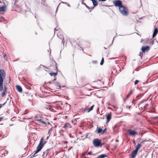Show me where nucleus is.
Returning <instances> with one entry per match:
<instances>
[{
  "label": "nucleus",
  "mask_w": 158,
  "mask_h": 158,
  "mask_svg": "<svg viewBox=\"0 0 158 158\" xmlns=\"http://www.w3.org/2000/svg\"><path fill=\"white\" fill-rule=\"evenodd\" d=\"M6 74L3 70L1 69L0 70V91H2L3 90L4 92H6L7 88L6 86H4L3 90V77H5Z\"/></svg>",
  "instance_id": "obj_1"
},
{
  "label": "nucleus",
  "mask_w": 158,
  "mask_h": 158,
  "mask_svg": "<svg viewBox=\"0 0 158 158\" xmlns=\"http://www.w3.org/2000/svg\"><path fill=\"white\" fill-rule=\"evenodd\" d=\"M120 13L123 15L125 16H127L128 15V10L127 8L123 6L119 8Z\"/></svg>",
  "instance_id": "obj_2"
},
{
  "label": "nucleus",
  "mask_w": 158,
  "mask_h": 158,
  "mask_svg": "<svg viewBox=\"0 0 158 158\" xmlns=\"http://www.w3.org/2000/svg\"><path fill=\"white\" fill-rule=\"evenodd\" d=\"M93 143L96 147H98L100 146H101L102 145L101 143L100 140L98 139H94L93 141Z\"/></svg>",
  "instance_id": "obj_3"
},
{
  "label": "nucleus",
  "mask_w": 158,
  "mask_h": 158,
  "mask_svg": "<svg viewBox=\"0 0 158 158\" xmlns=\"http://www.w3.org/2000/svg\"><path fill=\"white\" fill-rule=\"evenodd\" d=\"M43 138H42L41 139L40 141V143L37 148L36 149H37L39 151H40L41 150L42 148L44 146V145L45 144V143H43Z\"/></svg>",
  "instance_id": "obj_4"
},
{
  "label": "nucleus",
  "mask_w": 158,
  "mask_h": 158,
  "mask_svg": "<svg viewBox=\"0 0 158 158\" xmlns=\"http://www.w3.org/2000/svg\"><path fill=\"white\" fill-rule=\"evenodd\" d=\"M113 3L114 4V5L116 7L118 6L119 8L120 7H121L123 6L122 4V2L119 0H118L115 1H114Z\"/></svg>",
  "instance_id": "obj_5"
},
{
  "label": "nucleus",
  "mask_w": 158,
  "mask_h": 158,
  "mask_svg": "<svg viewBox=\"0 0 158 158\" xmlns=\"http://www.w3.org/2000/svg\"><path fill=\"white\" fill-rule=\"evenodd\" d=\"M149 47L148 46H147L146 47H142L141 48V50L143 52L145 53L148 51L149 50Z\"/></svg>",
  "instance_id": "obj_6"
},
{
  "label": "nucleus",
  "mask_w": 158,
  "mask_h": 158,
  "mask_svg": "<svg viewBox=\"0 0 158 158\" xmlns=\"http://www.w3.org/2000/svg\"><path fill=\"white\" fill-rule=\"evenodd\" d=\"M128 132L129 134L131 136H134L137 134L135 131L131 130H129Z\"/></svg>",
  "instance_id": "obj_7"
},
{
  "label": "nucleus",
  "mask_w": 158,
  "mask_h": 158,
  "mask_svg": "<svg viewBox=\"0 0 158 158\" xmlns=\"http://www.w3.org/2000/svg\"><path fill=\"white\" fill-rule=\"evenodd\" d=\"M106 118L107 119V122H108L110 121L111 118V113L110 112L106 114Z\"/></svg>",
  "instance_id": "obj_8"
},
{
  "label": "nucleus",
  "mask_w": 158,
  "mask_h": 158,
  "mask_svg": "<svg viewBox=\"0 0 158 158\" xmlns=\"http://www.w3.org/2000/svg\"><path fill=\"white\" fill-rule=\"evenodd\" d=\"M63 127L65 128V129H67L71 128V126L69 123H67L64 124Z\"/></svg>",
  "instance_id": "obj_9"
},
{
  "label": "nucleus",
  "mask_w": 158,
  "mask_h": 158,
  "mask_svg": "<svg viewBox=\"0 0 158 158\" xmlns=\"http://www.w3.org/2000/svg\"><path fill=\"white\" fill-rule=\"evenodd\" d=\"M158 32V29L157 28L154 29L153 33L152 35V38H154Z\"/></svg>",
  "instance_id": "obj_10"
},
{
  "label": "nucleus",
  "mask_w": 158,
  "mask_h": 158,
  "mask_svg": "<svg viewBox=\"0 0 158 158\" xmlns=\"http://www.w3.org/2000/svg\"><path fill=\"white\" fill-rule=\"evenodd\" d=\"M138 152V151H136V150H135L132 152V154L131 156V157L132 158H134L136 155L137 153Z\"/></svg>",
  "instance_id": "obj_11"
},
{
  "label": "nucleus",
  "mask_w": 158,
  "mask_h": 158,
  "mask_svg": "<svg viewBox=\"0 0 158 158\" xmlns=\"http://www.w3.org/2000/svg\"><path fill=\"white\" fill-rule=\"evenodd\" d=\"M16 87L18 90L19 92H22V87L19 85H16Z\"/></svg>",
  "instance_id": "obj_12"
},
{
  "label": "nucleus",
  "mask_w": 158,
  "mask_h": 158,
  "mask_svg": "<svg viewBox=\"0 0 158 158\" xmlns=\"http://www.w3.org/2000/svg\"><path fill=\"white\" fill-rule=\"evenodd\" d=\"M6 10V7L5 6H3L2 7H0V11L4 12Z\"/></svg>",
  "instance_id": "obj_13"
},
{
  "label": "nucleus",
  "mask_w": 158,
  "mask_h": 158,
  "mask_svg": "<svg viewBox=\"0 0 158 158\" xmlns=\"http://www.w3.org/2000/svg\"><path fill=\"white\" fill-rule=\"evenodd\" d=\"M57 36H58V37L59 38H60V39H61V40H62V42L64 44V37H63V35H60L59 33L58 34V35H57Z\"/></svg>",
  "instance_id": "obj_14"
},
{
  "label": "nucleus",
  "mask_w": 158,
  "mask_h": 158,
  "mask_svg": "<svg viewBox=\"0 0 158 158\" xmlns=\"http://www.w3.org/2000/svg\"><path fill=\"white\" fill-rule=\"evenodd\" d=\"M56 77H55V78L53 81V82L54 84L56 85L57 86L58 85H60V84L58 82H57V81H55V80H56Z\"/></svg>",
  "instance_id": "obj_15"
},
{
  "label": "nucleus",
  "mask_w": 158,
  "mask_h": 158,
  "mask_svg": "<svg viewBox=\"0 0 158 158\" xmlns=\"http://www.w3.org/2000/svg\"><path fill=\"white\" fill-rule=\"evenodd\" d=\"M141 146V145L140 144H139V143L137 145H136L135 147V150H136V151H138L140 147Z\"/></svg>",
  "instance_id": "obj_16"
},
{
  "label": "nucleus",
  "mask_w": 158,
  "mask_h": 158,
  "mask_svg": "<svg viewBox=\"0 0 158 158\" xmlns=\"http://www.w3.org/2000/svg\"><path fill=\"white\" fill-rule=\"evenodd\" d=\"M97 132L98 134L101 133L102 131V129L101 128H98L97 130Z\"/></svg>",
  "instance_id": "obj_17"
},
{
  "label": "nucleus",
  "mask_w": 158,
  "mask_h": 158,
  "mask_svg": "<svg viewBox=\"0 0 158 158\" xmlns=\"http://www.w3.org/2000/svg\"><path fill=\"white\" fill-rule=\"evenodd\" d=\"M92 1L94 6H95L98 5V2L95 0H92Z\"/></svg>",
  "instance_id": "obj_18"
},
{
  "label": "nucleus",
  "mask_w": 158,
  "mask_h": 158,
  "mask_svg": "<svg viewBox=\"0 0 158 158\" xmlns=\"http://www.w3.org/2000/svg\"><path fill=\"white\" fill-rule=\"evenodd\" d=\"M50 75H51V76H53L55 77H56V76L57 75V73H50Z\"/></svg>",
  "instance_id": "obj_19"
},
{
  "label": "nucleus",
  "mask_w": 158,
  "mask_h": 158,
  "mask_svg": "<svg viewBox=\"0 0 158 158\" xmlns=\"http://www.w3.org/2000/svg\"><path fill=\"white\" fill-rule=\"evenodd\" d=\"M107 156L105 154H102L101 155H100L98 157V158H104L105 157H107Z\"/></svg>",
  "instance_id": "obj_20"
},
{
  "label": "nucleus",
  "mask_w": 158,
  "mask_h": 158,
  "mask_svg": "<svg viewBox=\"0 0 158 158\" xmlns=\"http://www.w3.org/2000/svg\"><path fill=\"white\" fill-rule=\"evenodd\" d=\"M82 4L85 5V6H86V7L89 10H90L91 8L90 7L88 6L84 2H81Z\"/></svg>",
  "instance_id": "obj_21"
},
{
  "label": "nucleus",
  "mask_w": 158,
  "mask_h": 158,
  "mask_svg": "<svg viewBox=\"0 0 158 158\" xmlns=\"http://www.w3.org/2000/svg\"><path fill=\"white\" fill-rule=\"evenodd\" d=\"M94 106V105H93L92 106H91L90 108H88V112H89V111H90L92 110L93 109V108Z\"/></svg>",
  "instance_id": "obj_22"
},
{
  "label": "nucleus",
  "mask_w": 158,
  "mask_h": 158,
  "mask_svg": "<svg viewBox=\"0 0 158 158\" xmlns=\"http://www.w3.org/2000/svg\"><path fill=\"white\" fill-rule=\"evenodd\" d=\"M38 121L39 122H41V123H43L44 125L47 124V123L45 122L42 121L41 119H39V120H38Z\"/></svg>",
  "instance_id": "obj_23"
},
{
  "label": "nucleus",
  "mask_w": 158,
  "mask_h": 158,
  "mask_svg": "<svg viewBox=\"0 0 158 158\" xmlns=\"http://www.w3.org/2000/svg\"><path fill=\"white\" fill-rule=\"evenodd\" d=\"M6 92L3 91L1 94L2 96L3 97L6 95Z\"/></svg>",
  "instance_id": "obj_24"
},
{
  "label": "nucleus",
  "mask_w": 158,
  "mask_h": 158,
  "mask_svg": "<svg viewBox=\"0 0 158 158\" xmlns=\"http://www.w3.org/2000/svg\"><path fill=\"white\" fill-rule=\"evenodd\" d=\"M104 58L103 57H102V59L101 60V63H100V64L101 65H102L104 63Z\"/></svg>",
  "instance_id": "obj_25"
},
{
  "label": "nucleus",
  "mask_w": 158,
  "mask_h": 158,
  "mask_svg": "<svg viewBox=\"0 0 158 158\" xmlns=\"http://www.w3.org/2000/svg\"><path fill=\"white\" fill-rule=\"evenodd\" d=\"M148 104H146L144 106H143V108L144 109H146L147 108V106H148Z\"/></svg>",
  "instance_id": "obj_26"
},
{
  "label": "nucleus",
  "mask_w": 158,
  "mask_h": 158,
  "mask_svg": "<svg viewBox=\"0 0 158 158\" xmlns=\"http://www.w3.org/2000/svg\"><path fill=\"white\" fill-rule=\"evenodd\" d=\"M47 154H48V153L47 152H43V155H42V156H44L45 155H46V156L47 155Z\"/></svg>",
  "instance_id": "obj_27"
},
{
  "label": "nucleus",
  "mask_w": 158,
  "mask_h": 158,
  "mask_svg": "<svg viewBox=\"0 0 158 158\" xmlns=\"http://www.w3.org/2000/svg\"><path fill=\"white\" fill-rule=\"evenodd\" d=\"M143 54L142 52H140L139 54V56L141 57V58H142Z\"/></svg>",
  "instance_id": "obj_28"
},
{
  "label": "nucleus",
  "mask_w": 158,
  "mask_h": 158,
  "mask_svg": "<svg viewBox=\"0 0 158 158\" xmlns=\"http://www.w3.org/2000/svg\"><path fill=\"white\" fill-rule=\"evenodd\" d=\"M4 156H5V154L7 155L8 153V152L6 151V150H4Z\"/></svg>",
  "instance_id": "obj_29"
},
{
  "label": "nucleus",
  "mask_w": 158,
  "mask_h": 158,
  "mask_svg": "<svg viewBox=\"0 0 158 158\" xmlns=\"http://www.w3.org/2000/svg\"><path fill=\"white\" fill-rule=\"evenodd\" d=\"M4 152H5L4 150H2L0 152V153L2 155H4Z\"/></svg>",
  "instance_id": "obj_30"
},
{
  "label": "nucleus",
  "mask_w": 158,
  "mask_h": 158,
  "mask_svg": "<svg viewBox=\"0 0 158 158\" xmlns=\"http://www.w3.org/2000/svg\"><path fill=\"white\" fill-rule=\"evenodd\" d=\"M139 82V81L138 80H136L135 81V83H134V84L135 85H136V84H137V83Z\"/></svg>",
  "instance_id": "obj_31"
},
{
  "label": "nucleus",
  "mask_w": 158,
  "mask_h": 158,
  "mask_svg": "<svg viewBox=\"0 0 158 158\" xmlns=\"http://www.w3.org/2000/svg\"><path fill=\"white\" fill-rule=\"evenodd\" d=\"M143 102H144V101H141L139 103V106H141V104Z\"/></svg>",
  "instance_id": "obj_32"
},
{
  "label": "nucleus",
  "mask_w": 158,
  "mask_h": 158,
  "mask_svg": "<svg viewBox=\"0 0 158 158\" xmlns=\"http://www.w3.org/2000/svg\"><path fill=\"white\" fill-rule=\"evenodd\" d=\"M93 155V154H92V152H88L87 153V155Z\"/></svg>",
  "instance_id": "obj_33"
},
{
  "label": "nucleus",
  "mask_w": 158,
  "mask_h": 158,
  "mask_svg": "<svg viewBox=\"0 0 158 158\" xmlns=\"http://www.w3.org/2000/svg\"><path fill=\"white\" fill-rule=\"evenodd\" d=\"M57 87L56 88L57 89H60V85H58L57 86Z\"/></svg>",
  "instance_id": "obj_34"
},
{
  "label": "nucleus",
  "mask_w": 158,
  "mask_h": 158,
  "mask_svg": "<svg viewBox=\"0 0 158 158\" xmlns=\"http://www.w3.org/2000/svg\"><path fill=\"white\" fill-rule=\"evenodd\" d=\"M6 102H5L4 103H3V104H2V105L1 104H0V108H1L3 106V105H5V104H6Z\"/></svg>",
  "instance_id": "obj_35"
},
{
  "label": "nucleus",
  "mask_w": 158,
  "mask_h": 158,
  "mask_svg": "<svg viewBox=\"0 0 158 158\" xmlns=\"http://www.w3.org/2000/svg\"><path fill=\"white\" fill-rule=\"evenodd\" d=\"M39 152V151L37 149H36V150L35 151H34L35 154H36L38 152Z\"/></svg>",
  "instance_id": "obj_36"
},
{
  "label": "nucleus",
  "mask_w": 158,
  "mask_h": 158,
  "mask_svg": "<svg viewBox=\"0 0 158 158\" xmlns=\"http://www.w3.org/2000/svg\"><path fill=\"white\" fill-rule=\"evenodd\" d=\"M35 155V153H34V154L33 155H31V157L32 158V157H33L36 156Z\"/></svg>",
  "instance_id": "obj_37"
},
{
  "label": "nucleus",
  "mask_w": 158,
  "mask_h": 158,
  "mask_svg": "<svg viewBox=\"0 0 158 158\" xmlns=\"http://www.w3.org/2000/svg\"><path fill=\"white\" fill-rule=\"evenodd\" d=\"M132 91L131 90V91L128 94V95H129V96H131V93H132Z\"/></svg>",
  "instance_id": "obj_38"
},
{
  "label": "nucleus",
  "mask_w": 158,
  "mask_h": 158,
  "mask_svg": "<svg viewBox=\"0 0 158 158\" xmlns=\"http://www.w3.org/2000/svg\"><path fill=\"white\" fill-rule=\"evenodd\" d=\"M4 59L5 60L7 59V57H6V54H5V55H4Z\"/></svg>",
  "instance_id": "obj_39"
},
{
  "label": "nucleus",
  "mask_w": 158,
  "mask_h": 158,
  "mask_svg": "<svg viewBox=\"0 0 158 158\" xmlns=\"http://www.w3.org/2000/svg\"><path fill=\"white\" fill-rule=\"evenodd\" d=\"M106 130V128H105V129H104L103 131L102 130V133H103L104 132H105V131Z\"/></svg>",
  "instance_id": "obj_40"
},
{
  "label": "nucleus",
  "mask_w": 158,
  "mask_h": 158,
  "mask_svg": "<svg viewBox=\"0 0 158 158\" xmlns=\"http://www.w3.org/2000/svg\"><path fill=\"white\" fill-rule=\"evenodd\" d=\"M51 108H52V107L51 106H50L47 108V109H48V108L49 109H51Z\"/></svg>",
  "instance_id": "obj_41"
},
{
  "label": "nucleus",
  "mask_w": 158,
  "mask_h": 158,
  "mask_svg": "<svg viewBox=\"0 0 158 158\" xmlns=\"http://www.w3.org/2000/svg\"><path fill=\"white\" fill-rule=\"evenodd\" d=\"M48 83H49V84H51L52 83V82L51 81H49Z\"/></svg>",
  "instance_id": "obj_42"
},
{
  "label": "nucleus",
  "mask_w": 158,
  "mask_h": 158,
  "mask_svg": "<svg viewBox=\"0 0 158 158\" xmlns=\"http://www.w3.org/2000/svg\"><path fill=\"white\" fill-rule=\"evenodd\" d=\"M130 96H129V95H127L126 97V99H127Z\"/></svg>",
  "instance_id": "obj_43"
},
{
  "label": "nucleus",
  "mask_w": 158,
  "mask_h": 158,
  "mask_svg": "<svg viewBox=\"0 0 158 158\" xmlns=\"http://www.w3.org/2000/svg\"><path fill=\"white\" fill-rule=\"evenodd\" d=\"M93 63H97V62L96 61H93Z\"/></svg>",
  "instance_id": "obj_44"
},
{
  "label": "nucleus",
  "mask_w": 158,
  "mask_h": 158,
  "mask_svg": "<svg viewBox=\"0 0 158 158\" xmlns=\"http://www.w3.org/2000/svg\"><path fill=\"white\" fill-rule=\"evenodd\" d=\"M57 29H56V28H55V29H54V32H55V31H57Z\"/></svg>",
  "instance_id": "obj_45"
},
{
  "label": "nucleus",
  "mask_w": 158,
  "mask_h": 158,
  "mask_svg": "<svg viewBox=\"0 0 158 158\" xmlns=\"http://www.w3.org/2000/svg\"><path fill=\"white\" fill-rule=\"evenodd\" d=\"M2 119V118H0V121H1Z\"/></svg>",
  "instance_id": "obj_46"
},
{
  "label": "nucleus",
  "mask_w": 158,
  "mask_h": 158,
  "mask_svg": "<svg viewBox=\"0 0 158 158\" xmlns=\"http://www.w3.org/2000/svg\"><path fill=\"white\" fill-rule=\"evenodd\" d=\"M1 19H4V18L3 17H2Z\"/></svg>",
  "instance_id": "obj_47"
},
{
  "label": "nucleus",
  "mask_w": 158,
  "mask_h": 158,
  "mask_svg": "<svg viewBox=\"0 0 158 158\" xmlns=\"http://www.w3.org/2000/svg\"><path fill=\"white\" fill-rule=\"evenodd\" d=\"M68 6H70V5H69V4L68 5Z\"/></svg>",
  "instance_id": "obj_48"
},
{
  "label": "nucleus",
  "mask_w": 158,
  "mask_h": 158,
  "mask_svg": "<svg viewBox=\"0 0 158 158\" xmlns=\"http://www.w3.org/2000/svg\"><path fill=\"white\" fill-rule=\"evenodd\" d=\"M2 3V2L0 0V3Z\"/></svg>",
  "instance_id": "obj_49"
},
{
  "label": "nucleus",
  "mask_w": 158,
  "mask_h": 158,
  "mask_svg": "<svg viewBox=\"0 0 158 158\" xmlns=\"http://www.w3.org/2000/svg\"><path fill=\"white\" fill-rule=\"evenodd\" d=\"M58 9V8H57V10H56V11H57V10Z\"/></svg>",
  "instance_id": "obj_50"
},
{
  "label": "nucleus",
  "mask_w": 158,
  "mask_h": 158,
  "mask_svg": "<svg viewBox=\"0 0 158 158\" xmlns=\"http://www.w3.org/2000/svg\"><path fill=\"white\" fill-rule=\"evenodd\" d=\"M114 37L113 38V41L114 40Z\"/></svg>",
  "instance_id": "obj_51"
},
{
  "label": "nucleus",
  "mask_w": 158,
  "mask_h": 158,
  "mask_svg": "<svg viewBox=\"0 0 158 158\" xmlns=\"http://www.w3.org/2000/svg\"><path fill=\"white\" fill-rule=\"evenodd\" d=\"M8 100V98H7V100Z\"/></svg>",
  "instance_id": "obj_52"
},
{
  "label": "nucleus",
  "mask_w": 158,
  "mask_h": 158,
  "mask_svg": "<svg viewBox=\"0 0 158 158\" xmlns=\"http://www.w3.org/2000/svg\"><path fill=\"white\" fill-rule=\"evenodd\" d=\"M10 126H12V125H10Z\"/></svg>",
  "instance_id": "obj_53"
}]
</instances>
